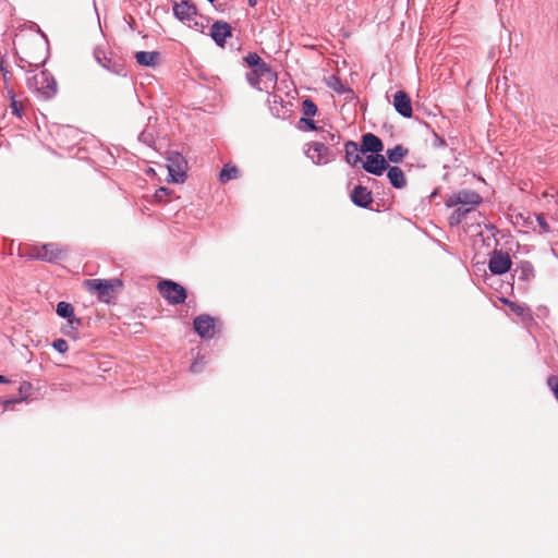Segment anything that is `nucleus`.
Instances as JSON below:
<instances>
[{"instance_id": "1", "label": "nucleus", "mask_w": 558, "mask_h": 558, "mask_svg": "<svg viewBox=\"0 0 558 558\" xmlns=\"http://www.w3.org/2000/svg\"><path fill=\"white\" fill-rule=\"evenodd\" d=\"M27 88L43 100L52 99L58 92V84L53 75L43 70L27 77Z\"/></svg>"}, {"instance_id": "2", "label": "nucleus", "mask_w": 558, "mask_h": 558, "mask_svg": "<svg viewBox=\"0 0 558 558\" xmlns=\"http://www.w3.org/2000/svg\"><path fill=\"white\" fill-rule=\"evenodd\" d=\"M158 291L161 296L171 305H178L185 302L187 298L186 289L180 283L163 279L158 283Z\"/></svg>"}, {"instance_id": "3", "label": "nucleus", "mask_w": 558, "mask_h": 558, "mask_svg": "<svg viewBox=\"0 0 558 558\" xmlns=\"http://www.w3.org/2000/svg\"><path fill=\"white\" fill-rule=\"evenodd\" d=\"M483 202L482 196L473 190H460L449 195L445 205L448 208L456 206H465L475 209Z\"/></svg>"}, {"instance_id": "4", "label": "nucleus", "mask_w": 558, "mask_h": 558, "mask_svg": "<svg viewBox=\"0 0 558 558\" xmlns=\"http://www.w3.org/2000/svg\"><path fill=\"white\" fill-rule=\"evenodd\" d=\"M218 323V318L208 314H201L194 318L193 327L199 338L209 340L220 332V327L217 326Z\"/></svg>"}, {"instance_id": "5", "label": "nucleus", "mask_w": 558, "mask_h": 558, "mask_svg": "<svg viewBox=\"0 0 558 558\" xmlns=\"http://www.w3.org/2000/svg\"><path fill=\"white\" fill-rule=\"evenodd\" d=\"M169 179L168 182L183 183L186 178V161L179 153H171L167 158Z\"/></svg>"}, {"instance_id": "6", "label": "nucleus", "mask_w": 558, "mask_h": 558, "mask_svg": "<svg viewBox=\"0 0 558 558\" xmlns=\"http://www.w3.org/2000/svg\"><path fill=\"white\" fill-rule=\"evenodd\" d=\"M84 286L89 292L97 293L100 301L107 302L113 292L114 286H122L120 280L87 279Z\"/></svg>"}, {"instance_id": "7", "label": "nucleus", "mask_w": 558, "mask_h": 558, "mask_svg": "<svg viewBox=\"0 0 558 558\" xmlns=\"http://www.w3.org/2000/svg\"><path fill=\"white\" fill-rule=\"evenodd\" d=\"M512 266L510 255L502 250H494L488 260V269L493 275H505Z\"/></svg>"}, {"instance_id": "8", "label": "nucleus", "mask_w": 558, "mask_h": 558, "mask_svg": "<svg viewBox=\"0 0 558 558\" xmlns=\"http://www.w3.org/2000/svg\"><path fill=\"white\" fill-rule=\"evenodd\" d=\"M305 154L315 165L328 163L335 156L329 147L326 146L324 142L319 141L308 144Z\"/></svg>"}, {"instance_id": "9", "label": "nucleus", "mask_w": 558, "mask_h": 558, "mask_svg": "<svg viewBox=\"0 0 558 558\" xmlns=\"http://www.w3.org/2000/svg\"><path fill=\"white\" fill-rule=\"evenodd\" d=\"M173 15L183 24L187 25L189 22L194 21L198 15L196 5L190 0H182L173 2Z\"/></svg>"}, {"instance_id": "10", "label": "nucleus", "mask_w": 558, "mask_h": 558, "mask_svg": "<svg viewBox=\"0 0 558 558\" xmlns=\"http://www.w3.org/2000/svg\"><path fill=\"white\" fill-rule=\"evenodd\" d=\"M362 168L369 174L380 177L389 163L384 155H367L366 159L362 161Z\"/></svg>"}, {"instance_id": "11", "label": "nucleus", "mask_w": 558, "mask_h": 558, "mask_svg": "<svg viewBox=\"0 0 558 558\" xmlns=\"http://www.w3.org/2000/svg\"><path fill=\"white\" fill-rule=\"evenodd\" d=\"M209 35L217 46L225 47L227 38L232 36V27L225 21H216L210 27Z\"/></svg>"}, {"instance_id": "12", "label": "nucleus", "mask_w": 558, "mask_h": 558, "mask_svg": "<svg viewBox=\"0 0 558 558\" xmlns=\"http://www.w3.org/2000/svg\"><path fill=\"white\" fill-rule=\"evenodd\" d=\"M361 153L369 155H380L384 149L383 141L375 134L368 132L362 135Z\"/></svg>"}, {"instance_id": "13", "label": "nucleus", "mask_w": 558, "mask_h": 558, "mask_svg": "<svg viewBox=\"0 0 558 558\" xmlns=\"http://www.w3.org/2000/svg\"><path fill=\"white\" fill-rule=\"evenodd\" d=\"M393 107L403 118H411L413 114L410 96L404 90H398L393 95Z\"/></svg>"}, {"instance_id": "14", "label": "nucleus", "mask_w": 558, "mask_h": 558, "mask_svg": "<svg viewBox=\"0 0 558 558\" xmlns=\"http://www.w3.org/2000/svg\"><path fill=\"white\" fill-rule=\"evenodd\" d=\"M246 80L252 87L263 90L264 88L260 86V83L265 82V84H275L277 82V73L271 70V75L264 72L262 74L258 69H254L246 73Z\"/></svg>"}, {"instance_id": "15", "label": "nucleus", "mask_w": 558, "mask_h": 558, "mask_svg": "<svg viewBox=\"0 0 558 558\" xmlns=\"http://www.w3.org/2000/svg\"><path fill=\"white\" fill-rule=\"evenodd\" d=\"M350 197L352 203L361 208H368L373 203L372 192L363 185H355Z\"/></svg>"}, {"instance_id": "16", "label": "nucleus", "mask_w": 558, "mask_h": 558, "mask_svg": "<svg viewBox=\"0 0 558 558\" xmlns=\"http://www.w3.org/2000/svg\"><path fill=\"white\" fill-rule=\"evenodd\" d=\"M32 256L44 262L52 263L61 258L62 251L56 243H48L40 248H36V253Z\"/></svg>"}, {"instance_id": "17", "label": "nucleus", "mask_w": 558, "mask_h": 558, "mask_svg": "<svg viewBox=\"0 0 558 558\" xmlns=\"http://www.w3.org/2000/svg\"><path fill=\"white\" fill-rule=\"evenodd\" d=\"M344 160L350 166L354 167L359 163H362V158L360 156L361 147L354 141H347L344 143Z\"/></svg>"}, {"instance_id": "18", "label": "nucleus", "mask_w": 558, "mask_h": 558, "mask_svg": "<svg viewBox=\"0 0 558 558\" xmlns=\"http://www.w3.org/2000/svg\"><path fill=\"white\" fill-rule=\"evenodd\" d=\"M386 171L387 178L392 187L401 190L407 185V179L401 168L397 166H389Z\"/></svg>"}, {"instance_id": "19", "label": "nucleus", "mask_w": 558, "mask_h": 558, "mask_svg": "<svg viewBox=\"0 0 558 558\" xmlns=\"http://www.w3.org/2000/svg\"><path fill=\"white\" fill-rule=\"evenodd\" d=\"M245 63L252 69H258L260 73L271 75V66L266 63L256 52H250L244 57Z\"/></svg>"}, {"instance_id": "20", "label": "nucleus", "mask_w": 558, "mask_h": 558, "mask_svg": "<svg viewBox=\"0 0 558 558\" xmlns=\"http://www.w3.org/2000/svg\"><path fill=\"white\" fill-rule=\"evenodd\" d=\"M56 312L58 316L66 319L70 325H73L74 323H76V325L81 324V319L75 317L74 307L71 303L65 301L59 302L57 304Z\"/></svg>"}, {"instance_id": "21", "label": "nucleus", "mask_w": 558, "mask_h": 558, "mask_svg": "<svg viewBox=\"0 0 558 558\" xmlns=\"http://www.w3.org/2000/svg\"><path fill=\"white\" fill-rule=\"evenodd\" d=\"M408 154L409 149L403 145L398 144L386 150V159L392 163H400Z\"/></svg>"}, {"instance_id": "22", "label": "nucleus", "mask_w": 558, "mask_h": 558, "mask_svg": "<svg viewBox=\"0 0 558 558\" xmlns=\"http://www.w3.org/2000/svg\"><path fill=\"white\" fill-rule=\"evenodd\" d=\"M160 54L157 51H138L135 53L136 62L144 66L156 65Z\"/></svg>"}, {"instance_id": "23", "label": "nucleus", "mask_w": 558, "mask_h": 558, "mask_svg": "<svg viewBox=\"0 0 558 558\" xmlns=\"http://www.w3.org/2000/svg\"><path fill=\"white\" fill-rule=\"evenodd\" d=\"M268 104H269V109L275 117H277V118L284 117L287 111H283L284 106H283V99L281 96L275 95V94L269 95Z\"/></svg>"}, {"instance_id": "24", "label": "nucleus", "mask_w": 558, "mask_h": 558, "mask_svg": "<svg viewBox=\"0 0 558 558\" xmlns=\"http://www.w3.org/2000/svg\"><path fill=\"white\" fill-rule=\"evenodd\" d=\"M474 210L473 208H469L465 206L458 207L452 211V214L448 217V223L450 227L459 226L463 219L466 217L469 213Z\"/></svg>"}, {"instance_id": "25", "label": "nucleus", "mask_w": 558, "mask_h": 558, "mask_svg": "<svg viewBox=\"0 0 558 558\" xmlns=\"http://www.w3.org/2000/svg\"><path fill=\"white\" fill-rule=\"evenodd\" d=\"M320 131V141L324 142L325 145H338L340 143L341 135L337 131L330 130H319Z\"/></svg>"}, {"instance_id": "26", "label": "nucleus", "mask_w": 558, "mask_h": 558, "mask_svg": "<svg viewBox=\"0 0 558 558\" xmlns=\"http://www.w3.org/2000/svg\"><path fill=\"white\" fill-rule=\"evenodd\" d=\"M238 175L239 169L235 166L225 165L223 168L220 170L219 180L222 183H226L232 179L238 178Z\"/></svg>"}, {"instance_id": "27", "label": "nucleus", "mask_w": 558, "mask_h": 558, "mask_svg": "<svg viewBox=\"0 0 558 558\" xmlns=\"http://www.w3.org/2000/svg\"><path fill=\"white\" fill-rule=\"evenodd\" d=\"M150 120L151 118L148 119V125L147 128L142 131L138 135V141L145 145H147L148 147H153L154 144H155V131L150 129L149 126V123H150Z\"/></svg>"}, {"instance_id": "28", "label": "nucleus", "mask_w": 558, "mask_h": 558, "mask_svg": "<svg viewBox=\"0 0 558 558\" xmlns=\"http://www.w3.org/2000/svg\"><path fill=\"white\" fill-rule=\"evenodd\" d=\"M514 276H517L519 280L527 281L534 277V268L531 264L525 263L514 270Z\"/></svg>"}, {"instance_id": "29", "label": "nucleus", "mask_w": 558, "mask_h": 558, "mask_svg": "<svg viewBox=\"0 0 558 558\" xmlns=\"http://www.w3.org/2000/svg\"><path fill=\"white\" fill-rule=\"evenodd\" d=\"M302 113L306 118H312L317 113V106L311 98L302 101Z\"/></svg>"}, {"instance_id": "30", "label": "nucleus", "mask_w": 558, "mask_h": 558, "mask_svg": "<svg viewBox=\"0 0 558 558\" xmlns=\"http://www.w3.org/2000/svg\"><path fill=\"white\" fill-rule=\"evenodd\" d=\"M328 86L338 94H344L345 92H351V89L345 87V85L342 83V81L338 76H335V75L330 77Z\"/></svg>"}, {"instance_id": "31", "label": "nucleus", "mask_w": 558, "mask_h": 558, "mask_svg": "<svg viewBox=\"0 0 558 558\" xmlns=\"http://www.w3.org/2000/svg\"><path fill=\"white\" fill-rule=\"evenodd\" d=\"M25 400H26V397H17V398H15V397H11V398L2 397V398H0V404L4 409H8L10 405L23 402Z\"/></svg>"}, {"instance_id": "32", "label": "nucleus", "mask_w": 558, "mask_h": 558, "mask_svg": "<svg viewBox=\"0 0 558 558\" xmlns=\"http://www.w3.org/2000/svg\"><path fill=\"white\" fill-rule=\"evenodd\" d=\"M51 345L59 353H65L69 350L68 342L62 338H58V339L53 340Z\"/></svg>"}, {"instance_id": "33", "label": "nucleus", "mask_w": 558, "mask_h": 558, "mask_svg": "<svg viewBox=\"0 0 558 558\" xmlns=\"http://www.w3.org/2000/svg\"><path fill=\"white\" fill-rule=\"evenodd\" d=\"M504 302L508 304L511 312H513L517 316H523L525 312V307L523 305H520L509 300H504Z\"/></svg>"}, {"instance_id": "34", "label": "nucleus", "mask_w": 558, "mask_h": 558, "mask_svg": "<svg viewBox=\"0 0 558 558\" xmlns=\"http://www.w3.org/2000/svg\"><path fill=\"white\" fill-rule=\"evenodd\" d=\"M204 365H205V357L198 355L191 364L190 369L192 373L197 374V373L202 372Z\"/></svg>"}, {"instance_id": "35", "label": "nucleus", "mask_w": 558, "mask_h": 558, "mask_svg": "<svg viewBox=\"0 0 558 558\" xmlns=\"http://www.w3.org/2000/svg\"><path fill=\"white\" fill-rule=\"evenodd\" d=\"M300 124H303L304 128H302L305 131H318L319 129L316 126V123L311 118L302 117L300 119Z\"/></svg>"}, {"instance_id": "36", "label": "nucleus", "mask_w": 558, "mask_h": 558, "mask_svg": "<svg viewBox=\"0 0 558 558\" xmlns=\"http://www.w3.org/2000/svg\"><path fill=\"white\" fill-rule=\"evenodd\" d=\"M547 386L558 401V376L551 375L547 378Z\"/></svg>"}, {"instance_id": "37", "label": "nucleus", "mask_w": 558, "mask_h": 558, "mask_svg": "<svg viewBox=\"0 0 558 558\" xmlns=\"http://www.w3.org/2000/svg\"><path fill=\"white\" fill-rule=\"evenodd\" d=\"M187 26H189L190 28H193L194 31L199 32V33H203V32H204V29H205V27H206V25L204 24V22H203V21H201V20L198 19V15H197V16H195V20H194V21L189 22V23H187Z\"/></svg>"}, {"instance_id": "38", "label": "nucleus", "mask_w": 558, "mask_h": 558, "mask_svg": "<svg viewBox=\"0 0 558 558\" xmlns=\"http://www.w3.org/2000/svg\"><path fill=\"white\" fill-rule=\"evenodd\" d=\"M432 145L433 147L435 148H444L447 146V143L445 141L444 137H441L439 134H437L436 132H433V142H432Z\"/></svg>"}, {"instance_id": "39", "label": "nucleus", "mask_w": 558, "mask_h": 558, "mask_svg": "<svg viewBox=\"0 0 558 558\" xmlns=\"http://www.w3.org/2000/svg\"><path fill=\"white\" fill-rule=\"evenodd\" d=\"M10 94H13L12 92H10ZM11 110H12V113L16 117H21L22 116V107L21 105L15 100L14 98V95H11Z\"/></svg>"}, {"instance_id": "40", "label": "nucleus", "mask_w": 558, "mask_h": 558, "mask_svg": "<svg viewBox=\"0 0 558 558\" xmlns=\"http://www.w3.org/2000/svg\"><path fill=\"white\" fill-rule=\"evenodd\" d=\"M31 389H32V385L28 381L21 383L20 388H19L20 397H26V399H27L29 396Z\"/></svg>"}, {"instance_id": "41", "label": "nucleus", "mask_w": 558, "mask_h": 558, "mask_svg": "<svg viewBox=\"0 0 558 558\" xmlns=\"http://www.w3.org/2000/svg\"><path fill=\"white\" fill-rule=\"evenodd\" d=\"M536 220H537V225L538 227L544 231V232H548L549 231V225L546 220V218L542 215H537L536 217Z\"/></svg>"}, {"instance_id": "42", "label": "nucleus", "mask_w": 558, "mask_h": 558, "mask_svg": "<svg viewBox=\"0 0 558 558\" xmlns=\"http://www.w3.org/2000/svg\"><path fill=\"white\" fill-rule=\"evenodd\" d=\"M0 71L2 72L4 83L7 84L11 80L12 73L4 66L3 60L0 62Z\"/></svg>"}, {"instance_id": "43", "label": "nucleus", "mask_w": 558, "mask_h": 558, "mask_svg": "<svg viewBox=\"0 0 558 558\" xmlns=\"http://www.w3.org/2000/svg\"><path fill=\"white\" fill-rule=\"evenodd\" d=\"M8 383H10V380L5 376L0 375V384H8Z\"/></svg>"}, {"instance_id": "44", "label": "nucleus", "mask_w": 558, "mask_h": 558, "mask_svg": "<svg viewBox=\"0 0 558 558\" xmlns=\"http://www.w3.org/2000/svg\"><path fill=\"white\" fill-rule=\"evenodd\" d=\"M160 193H161V194L167 193V189H166V187H160V189L157 191V194H156V195H157V196H159V194H160Z\"/></svg>"}, {"instance_id": "45", "label": "nucleus", "mask_w": 558, "mask_h": 558, "mask_svg": "<svg viewBox=\"0 0 558 558\" xmlns=\"http://www.w3.org/2000/svg\"><path fill=\"white\" fill-rule=\"evenodd\" d=\"M250 7H255L257 4V0H247Z\"/></svg>"}, {"instance_id": "46", "label": "nucleus", "mask_w": 558, "mask_h": 558, "mask_svg": "<svg viewBox=\"0 0 558 558\" xmlns=\"http://www.w3.org/2000/svg\"><path fill=\"white\" fill-rule=\"evenodd\" d=\"M65 132H75L72 128L68 126L64 129Z\"/></svg>"}, {"instance_id": "47", "label": "nucleus", "mask_w": 558, "mask_h": 558, "mask_svg": "<svg viewBox=\"0 0 558 558\" xmlns=\"http://www.w3.org/2000/svg\"><path fill=\"white\" fill-rule=\"evenodd\" d=\"M41 36L47 40L46 34H44L43 32H41Z\"/></svg>"}, {"instance_id": "48", "label": "nucleus", "mask_w": 558, "mask_h": 558, "mask_svg": "<svg viewBox=\"0 0 558 558\" xmlns=\"http://www.w3.org/2000/svg\"><path fill=\"white\" fill-rule=\"evenodd\" d=\"M208 2L213 3L215 0H207Z\"/></svg>"}]
</instances>
